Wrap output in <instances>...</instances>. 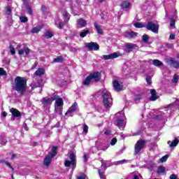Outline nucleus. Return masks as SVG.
I'll list each match as a JSON object with an SVG mask.
<instances>
[{
    "instance_id": "f257e3e1",
    "label": "nucleus",
    "mask_w": 179,
    "mask_h": 179,
    "mask_svg": "<svg viewBox=\"0 0 179 179\" xmlns=\"http://www.w3.org/2000/svg\"><path fill=\"white\" fill-rule=\"evenodd\" d=\"M27 89V80L25 78L17 76L14 80V90L21 96L26 93Z\"/></svg>"
},
{
    "instance_id": "f03ea898",
    "label": "nucleus",
    "mask_w": 179,
    "mask_h": 179,
    "mask_svg": "<svg viewBox=\"0 0 179 179\" xmlns=\"http://www.w3.org/2000/svg\"><path fill=\"white\" fill-rule=\"evenodd\" d=\"M103 103L105 108H110L113 106V97L111 94L107 90L102 92Z\"/></svg>"
},
{
    "instance_id": "7ed1b4c3",
    "label": "nucleus",
    "mask_w": 179,
    "mask_h": 179,
    "mask_svg": "<svg viewBox=\"0 0 179 179\" xmlns=\"http://www.w3.org/2000/svg\"><path fill=\"white\" fill-rule=\"evenodd\" d=\"M68 157H69L71 161H65L64 166L66 167H69V166H72V170H75L76 169V155L73 151H69L68 152Z\"/></svg>"
},
{
    "instance_id": "20e7f679",
    "label": "nucleus",
    "mask_w": 179,
    "mask_h": 179,
    "mask_svg": "<svg viewBox=\"0 0 179 179\" xmlns=\"http://www.w3.org/2000/svg\"><path fill=\"white\" fill-rule=\"evenodd\" d=\"M145 145H146V141L145 140L140 139L138 140L134 146V155H141V150L145 148Z\"/></svg>"
},
{
    "instance_id": "39448f33",
    "label": "nucleus",
    "mask_w": 179,
    "mask_h": 179,
    "mask_svg": "<svg viewBox=\"0 0 179 179\" xmlns=\"http://www.w3.org/2000/svg\"><path fill=\"white\" fill-rule=\"evenodd\" d=\"M116 117H118L117 120V126L119 127L120 129L124 128V120H125V115L122 113L116 114Z\"/></svg>"
},
{
    "instance_id": "423d86ee",
    "label": "nucleus",
    "mask_w": 179,
    "mask_h": 179,
    "mask_svg": "<svg viewBox=\"0 0 179 179\" xmlns=\"http://www.w3.org/2000/svg\"><path fill=\"white\" fill-rule=\"evenodd\" d=\"M85 47L89 51H99L100 50V45L96 42H90L85 43Z\"/></svg>"
},
{
    "instance_id": "0eeeda50",
    "label": "nucleus",
    "mask_w": 179,
    "mask_h": 179,
    "mask_svg": "<svg viewBox=\"0 0 179 179\" xmlns=\"http://www.w3.org/2000/svg\"><path fill=\"white\" fill-rule=\"evenodd\" d=\"M145 27L148 30H150L152 33H159V25L153 23V22H149Z\"/></svg>"
},
{
    "instance_id": "6e6552de",
    "label": "nucleus",
    "mask_w": 179,
    "mask_h": 179,
    "mask_svg": "<svg viewBox=\"0 0 179 179\" xmlns=\"http://www.w3.org/2000/svg\"><path fill=\"white\" fill-rule=\"evenodd\" d=\"M138 47L137 46L136 44L134 43H125V49L124 52H132L134 50H138Z\"/></svg>"
},
{
    "instance_id": "1a4fd4ad",
    "label": "nucleus",
    "mask_w": 179,
    "mask_h": 179,
    "mask_svg": "<svg viewBox=\"0 0 179 179\" xmlns=\"http://www.w3.org/2000/svg\"><path fill=\"white\" fill-rule=\"evenodd\" d=\"M78 110V103L75 102L65 113L68 117H73V113Z\"/></svg>"
},
{
    "instance_id": "9d476101",
    "label": "nucleus",
    "mask_w": 179,
    "mask_h": 179,
    "mask_svg": "<svg viewBox=\"0 0 179 179\" xmlns=\"http://www.w3.org/2000/svg\"><path fill=\"white\" fill-rule=\"evenodd\" d=\"M121 55H122L121 53L118 52H115L113 53H111L110 55H103L102 58L103 59L107 61L108 59H114V58H118V57H121Z\"/></svg>"
},
{
    "instance_id": "9b49d317",
    "label": "nucleus",
    "mask_w": 179,
    "mask_h": 179,
    "mask_svg": "<svg viewBox=\"0 0 179 179\" xmlns=\"http://www.w3.org/2000/svg\"><path fill=\"white\" fill-rule=\"evenodd\" d=\"M87 25V21H86L83 18H79L76 21L77 29H83V27H85Z\"/></svg>"
},
{
    "instance_id": "f8f14e48",
    "label": "nucleus",
    "mask_w": 179,
    "mask_h": 179,
    "mask_svg": "<svg viewBox=\"0 0 179 179\" xmlns=\"http://www.w3.org/2000/svg\"><path fill=\"white\" fill-rule=\"evenodd\" d=\"M10 113H11L13 117H11V120H15V117L16 118H19L20 117H22V115L20 114V112L14 108H12L10 109Z\"/></svg>"
},
{
    "instance_id": "ddd939ff",
    "label": "nucleus",
    "mask_w": 179,
    "mask_h": 179,
    "mask_svg": "<svg viewBox=\"0 0 179 179\" xmlns=\"http://www.w3.org/2000/svg\"><path fill=\"white\" fill-rule=\"evenodd\" d=\"M113 87L116 92H121L122 90V83H119L118 80L113 81Z\"/></svg>"
},
{
    "instance_id": "4468645a",
    "label": "nucleus",
    "mask_w": 179,
    "mask_h": 179,
    "mask_svg": "<svg viewBox=\"0 0 179 179\" xmlns=\"http://www.w3.org/2000/svg\"><path fill=\"white\" fill-rule=\"evenodd\" d=\"M90 77L91 78V80L94 79L95 82H99V80L101 79V73H100V72L91 73L90 74Z\"/></svg>"
},
{
    "instance_id": "2eb2a0df",
    "label": "nucleus",
    "mask_w": 179,
    "mask_h": 179,
    "mask_svg": "<svg viewBox=\"0 0 179 179\" xmlns=\"http://www.w3.org/2000/svg\"><path fill=\"white\" fill-rule=\"evenodd\" d=\"M138 36V33L134 31H129L124 33V37L127 38H135Z\"/></svg>"
},
{
    "instance_id": "dca6fc26",
    "label": "nucleus",
    "mask_w": 179,
    "mask_h": 179,
    "mask_svg": "<svg viewBox=\"0 0 179 179\" xmlns=\"http://www.w3.org/2000/svg\"><path fill=\"white\" fill-rule=\"evenodd\" d=\"M54 157H51L50 155H47L43 161V164L44 166H45L46 167L50 166V164H51V162H52V159Z\"/></svg>"
},
{
    "instance_id": "f3484780",
    "label": "nucleus",
    "mask_w": 179,
    "mask_h": 179,
    "mask_svg": "<svg viewBox=\"0 0 179 179\" xmlns=\"http://www.w3.org/2000/svg\"><path fill=\"white\" fill-rule=\"evenodd\" d=\"M57 153H58V147L53 146L48 155L52 157H55V156H57Z\"/></svg>"
},
{
    "instance_id": "a211bd4d",
    "label": "nucleus",
    "mask_w": 179,
    "mask_h": 179,
    "mask_svg": "<svg viewBox=\"0 0 179 179\" xmlns=\"http://www.w3.org/2000/svg\"><path fill=\"white\" fill-rule=\"evenodd\" d=\"M170 65L171 66H173L175 68V69H179V62L174 59H171L170 61Z\"/></svg>"
},
{
    "instance_id": "6ab92c4d",
    "label": "nucleus",
    "mask_w": 179,
    "mask_h": 179,
    "mask_svg": "<svg viewBox=\"0 0 179 179\" xmlns=\"http://www.w3.org/2000/svg\"><path fill=\"white\" fill-rule=\"evenodd\" d=\"M26 54V55H29L30 54V50L27 47H24V49H20L18 50L19 55H23V54Z\"/></svg>"
},
{
    "instance_id": "aec40b11",
    "label": "nucleus",
    "mask_w": 179,
    "mask_h": 179,
    "mask_svg": "<svg viewBox=\"0 0 179 179\" xmlns=\"http://www.w3.org/2000/svg\"><path fill=\"white\" fill-rule=\"evenodd\" d=\"M151 96L150 97V101H156L157 99H159V96L156 95V91L155 90H150Z\"/></svg>"
},
{
    "instance_id": "412c9836",
    "label": "nucleus",
    "mask_w": 179,
    "mask_h": 179,
    "mask_svg": "<svg viewBox=\"0 0 179 179\" xmlns=\"http://www.w3.org/2000/svg\"><path fill=\"white\" fill-rule=\"evenodd\" d=\"M179 141L177 138H175L172 142L171 141H168V145H169L170 148H176L177 145H178Z\"/></svg>"
},
{
    "instance_id": "4be33fe9",
    "label": "nucleus",
    "mask_w": 179,
    "mask_h": 179,
    "mask_svg": "<svg viewBox=\"0 0 179 179\" xmlns=\"http://www.w3.org/2000/svg\"><path fill=\"white\" fill-rule=\"evenodd\" d=\"M55 104L58 108H61L64 106V100L62 98H57L55 101Z\"/></svg>"
},
{
    "instance_id": "5701e85b",
    "label": "nucleus",
    "mask_w": 179,
    "mask_h": 179,
    "mask_svg": "<svg viewBox=\"0 0 179 179\" xmlns=\"http://www.w3.org/2000/svg\"><path fill=\"white\" fill-rule=\"evenodd\" d=\"M52 100H51L50 98H43L42 99V103L44 104V106H50V104H52Z\"/></svg>"
},
{
    "instance_id": "b1692460",
    "label": "nucleus",
    "mask_w": 179,
    "mask_h": 179,
    "mask_svg": "<svg viewBox=\"0 0 179 179\" xmlns=\"http://www.w3.org/2000/svg\"><path fill=\"white\" fill-rule=\"evenodd\" d=\"M32 89H36V87H40L41 86V80L37 82L33 81L31 84Z\"/></svg>"
},
{
    "instance_id": "393cba45",
    "label": "nucleus",
    "mask_w": 179,
    "mask_h": 179,
    "mask_svg": "<svg viewBox=\"0 0 179 179\" xmlns=\"http://www.w3.org/2000/svg\"><path fill=\"white\" fill-rule=\"evenodd\" d=\"M134 27L136 29H142V27H146L145 22H136L134 24Z\"/></svg>"
},
{
    "instance_id": "a878e982",
    "label": "nucleus",
    "mask_w": 179,
    "mask_h": 179,
    "mask_svg": "<svg viewBox=\"0 0 179 179\" xmlns=\"http://www.w3.org/2000/svg\"><path fill=\"white\" fill-rule=\"evenodd\" d=\"M89 34H90V31L89 29L83 30V31L80 32V37L83 38L84 37H86Z\"/></svg>"
},
{
    "instance_id": "bb28decb",
    "label": "nucleus",
    "mask_w": 179,
    "mask_h": 179,
    "mask_svg": "<svg viewBox=\"0 0 179 179\" xmlns=\"http://www.w3.org/2000/svg\"><path fill=\"white\" fill-rule=\"evenodd\" d=\"M44 73H45V71L44 70V69H38L36 72H35V75L36 76H41V75H44Z\"/></svg>"
},
{
    "instance_id": "cd10ccee",
    "label": "nucleus",
    "mask_w": 179,
    "mask_h": 179,
    "mask_svg": "<svg viewBox=\"0 0 179 179\" xmlns=\"http://www.w3.org/2000/svg\"><path fill=\"white\" fill-rule=\"evenodd\" d=\"M152 64H153L154 66H163V62H162L159 59H154L152 61Z\"/></svg>"
},
{
    "instance_id": "c85d7f7f",
    "label": "nucleus",
    "mask_w": 179,
    "mask_h": 179,
    "mask_svg": "<svg viewBox=\"0 0 179 179\" xmlns=\"http://www.w3.org/2000/svg\"><path fill=\"white\" fill-rule=\"evenodd\" d=\"M92 82V78L91 77H90V76H88L85 80L83 82V85H84L85 86H87L89 85H90V83Z\"/></svg>"
},
{
    "instance_id": "c756f323",
    "label": "nucleus",
    "mask_w": 179,
    "mask_h": 179,
    "mask_svg": "<svg viewBox=\"0 0 179 179\" xmlns=\"http://www.w3.org/2000/svg\"><path fill=\"white\" fill-rule=\"evenodd\" d=\"M101 168L103 169V170H106L107 167H108V161H104L103 159H101Z\"/></svg>"
},
{
    "instance_id": "7c9ffc66",
    "label": "nucleus",
    "mask_w": 179,
    "mask_h": 179,
    "mask_svg": "<svg viewBox=\"0 0 179 179\" xmlns=\"http://www.w3.org/2000/svg\"><path fill=\"white\" fill-rule=\"evenodd\" d=\"M94 26L97 31L98 34H103V29H101L100 25L97 24V23H94Z\"/></svg>"
},
{
    "instance_id": "2f4dec72",
    "label": "nucleus",
    "mask_w": 179,
    "mask_h": 179,
    "mask_svg": "<svg viewBox=\"0 0 179 179\" xmlns=\"http://www.w3.org/2000/svg\"><path fill=\"white\" fill-rule=\"evenodd\" d=\"M62 15L64 17V22L67 23L70 19L69 13H68L66 11H63Z\"/></svg>"
},
{
    "instance_id": "473e14b6",
    "label": "nucleus",
    "mask_w": 179,
    "mask_h": 179,
    "mask_svg": "<svg viewBox=\"0 0 179 179\" xmlns=\"http://www.w3.org/2000/svg\"><path fill=\"white\" fill-rule=\"evenodd\" d=\"M131 6V3L130 2H127V1H122L121 3V8H127Z\"/></svg>"
},
{
    "instance_id": "72a5a7b5",
    "label": "nucleus",
    "mask_w": 179,
    "mask_h": 179,
    "mask_svg": "<svg viewBox=\"0 0 179 179\" xmlns=\"http://www.w3.org/2000/svg\"><path fill=\"white\" fill-rule=\"evenodd\" d=\"M166 173V168L164 166H159L157 170L158 174H164Z\"/></svg>"
},
{
    "instance_id": "f704fd0d",
    "label": "nucleus",
    "mask_w": 179,
    "mask_h": 179,
    "mask_svg": "<svg viewBox=\"0 0 179 179\" xmlns=\"http://www.w3.org/2000/svg\"><path fill=\"white\" fill-rule=\"evenodd\" d=\"M8 141H6V137L3 136H0V143L1 145H6V143Z\"/></svg>"
},
{
    "instance_id": "c9c22d12",
    "label": "nucleus",
    "mask_w": 179,
    "mask_h": 179,
    "mask_svg": "<svg viewBox=\"0 0 179 179\" xmlns=\"http://www.w3.org/2000/svg\"><path fill=\"white\" fill-rule=\"evenodd\" d=\"M178 80H179V76L177 75V74H174L173 77V79H172L173 83H178Z\"/></svg>"
},
{
    "instance_id": "e433bc0d",
    "label": "nucleus",
    "mask_w": 179,
    "mask_h": 179,
    "mask_svg": "<svg viewBox=\"0 0 179 179\" xmlns=\"http://www.w3.org/2000/svg\"><path fill=\"white\" fill-rule=\"evenodd\" d=\"M64 61V57L59 56L54 59V62H62Z\"/></svg>"
},
{
    "instance_id": "4c0bfd02",
    "label": "nucleus",
    "mask_w": 179,
    "mask_h": 179,
    "mask_svg": "<svg viewBox=\"0 0 179 179\" xmlns=\"http://www.w3.org/2000/svg\"><path fill=\"white\" fill-rule=\"evenodd\" d=\"M41 31V28L40 27H34L31 29V33H33L34 34L36 33H38V31Z\"/></svg>"
},
{
    "instance_id": "58836bf2",
    "label": "nucleus",
    "mask_w": 179,
    "mask_h": 179,
    "mask_svg": "<svg viewBox=\"0 0 179 179\" xmlns=\"http://www.w3.org/2000/svg\"><path fill=\"white\" fill-rule=\"evenodd\" d=\"M167 159H169V155H166L159 159V162H161V163H164V162H167Z\"/></svg>"
},
{
    "instance_id": "ea45409f",
    "label": "nucleus",
    "mask_w": 179,
    "mask_h": 179,
    "mask_svg": "<svg viewBox=\"0 0 179 179\" xmlns=\"http://www.w3.org/2000/svg\"><path fill=\"white\" fill-rule=\"evenodd\" d=\"M142 40H143V43H148V41H149V36L144 34L142 36Z\"/></svg>"
},
{
    "instance_id": "a19ab883",
    "label": "nucleus",
    "mask_w": 179,
    "mask_h": 179,
    "mask_svg": "<svg viewBox=\"0 0 179 179\" xmlns=\"http://www.w3.org/2000/svg\"><path fill=\"white\" fill-rule=\"evenodd\" d=\"M45 37L46 38H51V37H52V33H51L50 31H46V33L45 34Z\"/></svg>"
},
{
    "instance_id": "79ce46f5",
    "label": "nucleus",
    "mask_w": 179,
    "mask_h": 179,
    "mask_svg": "<svg viewBox=\"0 0 179 179\" xmlns=\"http://www.w3.org/2000/svg\"><path fill=\"white\" fill-rule=\"evenodd\" d=\"M20 20L22 23H26V22H27L29 19L27 18V17L22 16L20 17Z\"/></svg>"
},
{
    "instance_id": "37998d69",
    "label": "nucleus",
    "mask_w": 179,
    "mask_h": 179,
    "mask_svg": "<svg viewBox=\"0 0 179 179\" xmlns=\"http://www.w3.org/2000/svg\"><path fill=\"white\" fill-rule=\"evenodd\" d=\"M83 129V132L86 134L89 131V127H87L86 124H84Z\"/></svg>"
},
{
    "instance_id": "c03bdc74",
    "label": "nucleus",
    "mask_w": 179,
    "mask_h": 179,
    "mask_svg": "<svg viewBox=\"0 0 179 179\" xmlns=\"http://www.w3.org/2000/svg\"><path fill=\"white\" fill-rule=\"evenodd\" d=\"M10 52L11 55H15V54H16L15 48H13V46H12V45H10Z\"/></svg>"
},
{
    "instance_id": "a18cd8bd",
    "label": "nucleus",
    "mask_w": 179,
    "mask_h": 179,
    "mask_svg": "<svg viewBox=\"0 0 179 179\" xmlns=\"http://www.w3.org/2000/svg\"><path fill=\"white\" fill-rule=\"evenodd\" d=\"M139 100H142V95L138 94L134 96V101H139Z\"/></svg>"
},
{
    "instance_id": "49530a36",
    "label": "nucleus",
    "mask_w": 179,
    "mask_h": 179,
    "mask_svg": "<svg viewBox=\"0 0 179 179\" xmlns=\"http://www.w3.org/2000/svg\"><path fill=\"white\" fill-rule=\"evenodd\" d=\"M88 160H89V155H87V154H84L83 155L84 163H87Z\"/></svg>"
},
{
    "instance_id": "de8ad7c7",
    "label": "nucleus",
    "mask_w": 179,
    "mask_h": 179,
    "mask_svg": "<svg viewBox=\"0 0 179 179\" xmlns=\"http://www.w3.org/2000/svg\"><path fill=\"white\" fill-rule=\"evenodd\" d=\"M27 10L29 13V15H33V10H31V6H27Z\"/></svg>"
},
{
    "instance_id": "09e8293b",
    "label": "nucleus",
    "mask_w": 179,
    "mask_h": 179,
    "mask_svg": "<svg viewBox=\"0 0 179 179\" xmlns=\"http://www.w3.org/2000/svg\"><path fill=\"white\" fill-rule=\"evenodd\" d=\"M6 12H7V15H10V13H12V8H10V6H8L6 8Z\"/></svg>"
},
{
    "instance_id": "8fccbe9b",
    "label": "nucleus",
    "mask_w": 179,
    "mask_h": 179,
    "mask_svg": "<svg viewBox=\"0 0 179 179\" xmlns=\"http://www.w3.org/2000/svg\"><path fill=\"white\" fill-rule=\"evenodd\" d=\"M117 138H113L111 141H110V145L111 146H114V145H115V143H117Z\"/></svg>"
},
{
    "instance_id": "3c124183",
    "label": "nucleus",
    "mask_w": 179,
    "mask_h": 179,
    "mask_svg": "<svg viewBox=\"0 0 179 179\" xmlns=\"http://www.w3.org/2000/svg\"><path fill=\"white\" fill-rule=\"evenodd\" d=\"M103 134H104V135H106V136H108V135H110V134H111V130H110V129H105L103 131Z\"/></svg>"
},
{
    "instance_id": "603ef678",
    "label": "nucleus",
    "mask_w": 179,
    "mask_h": 179,
    "mask_svg": "<svg viewBox=\"0 0 179 179\" xmlns=\"http://www.w3.org/2000/svg\"><path fill=\"white\" fill-rule=\"evenodd\" d=\"M146 82L148 85H152V78L149 76L146 78Z\"/></svg>"
},
{
    "instance_id": "864d4df0",
    "label": "nucleus",
    "mask_w": 179,
    "mask_h": 179,
    "mask_svg": "<svg viewBox=\"0 0 179 179\" xmlns=\"http://www.w3.org/2000/svg\"><path fill=\"white\" fill-rule=\"evenodd\" d=\"M5 75H6V71H5L3 69L0 68V76H3Z\"/></svg>"
},
{
    "instance_id": "5fc2aeb1",
    "label": "nucleus",
    "mask_w": 179,
    "mask_h": 179,
    "mask_svg": "<svg viewBox=\"0 0 179 179\" xmlns=\"http://www.w3.org/2000/svg\"><path fill=\"white\" fill-rule=\"evenodd\" d=\"M98 173H99L100 178L104 179V174L103 173V172H101V169H98Z\"/></svg>"
},
{
    "instance_id": "6e6d98bb",
    "label": "nucleus",
    "mask_w": 179,
    "mask_h": 179,
    "mask_svg": "<svg viewBox=\"0 0 179 179\" xmlns=\"http://www.w3.org/2000/svg\"><path fill=\"white\" fill-rule=\"evenodd\" d=\"M0 163H4V164H6V166H8V167L12 166V165H10V164L6 161L0 160Z\"/></svg>"
},
{
    "instance_id": "4d7b16f0",
    "label": "nucleus",
    "mask_w": 179,
    "mask_h": 179,
    "mask_svg": "<svg viewBox=\"0 0 179 179\" xmlns=\"http://www.w3.org/2000/svg\"><path fill=\"white\" fill-rule=\"evenodd\" d=\"M124 163H128V160L122 159L117 162V164H124Z\"/></svg>"
},
{
    "instance_id": "13d9d810",
    "label": "nucleus",
    "mask_w": 179,
    "mask_h": 179,
    "mask_svg": "<svg viewBox=\"0 0 179 179\" xmlns=\"http://www.w3.org/2000/svg\"><path fill=\"white\" fill-rule=\"evenodd\" d=\"M65 26V24L63 22H59V25L57 26L58 29H62Z\"/></svg>"
},
{
    "instance_id": "bf43d9fd",
    "label": "nucleus",
    "mask_w": 179,
    "mask_h": 179,
    "mask_svg": "<svg viewBox=\"0 0 179 179\" xmlns=\"http://www.w3.org/2000/svg\"><path fill=\"white\" fill-rule=\"evenodd\" d=\"M171 27H174L176 26V21L173 19L171 20V23H170Z\"/></svg>"
},
{
    "instance_id": "052dcab7",
    "label": "nucleus",
    "mask_w": 179,
    "mask_h": 179,
    "mask_svg": "<svg viewBox=\"0 0 179 179\" xmlns=\"http://www.w3.org/2000/svg\"><path fill=\"white\" fill-rule=\"evenodd\" d=\"M170 179H178V176L176 174H171L169 177Z\"/></svg>"
},
{
    "instance_id": "680f3d73",
    "label": "nucleus",
    "mask_w": 179,
    "mask_h": 179,
    "mask_svg": "<svg viewBox=\"0 0 179 179\" xmlns=\"http://www.w3.org/2000/svg\"><path fill=\"white\" fill-rule=\"evenodd\" d=\"M77 179H87V176L86 175H82L79 176Z\"/></svg>"
},
{
    "instance_id": "e2e57ef3",
    "label": "nucleus",
    "mask_w": 179,
    "mask_h": 179,
    "mask_svg": "<svg viewBox=\"0 0 179 179\" xmlns=\"http://www.w3.org/2000/svg\"><path fill=\"white\" fill-rule=\"evenodd\" d=\"M170 40H174L176 38V35L174 34H171L169 36Z\"/></svg>"
},
{
    "instance_id": "0e129e2a",
    "label": "nucleus",
    "mask_w": 179,
    "mask_h": 179,
    "mask_svg": "<svg viewBox=\"0 0 179 179\" xmlns=\"http://www.w3.org/2000/svg\"><path fill=\"white\" fill-rule=\"evenodd\" d=\"M46 10H47V8L45 7V6H41L42 12H45Z\"/></svg>"
},
{
    "instance_id": "69168bd1",
    "label": "nucleus",
    "mask_w": 179,
    "mask_h": 179,
    "mask_svg": "<svg viewBox=\"0 0 179 179\" xmlns=\"http://www.w3.org/2000/svg\"><path fill=\"white\" fill-rule=\"evenodd\" d=\"M50 99H51L52 102V101H54L55 100L57 101V99H58V97H57V96H52V98H50Z\"/></svg>"
},
{
    "instance_id": "338daca9",
    "label": "nucleus",
    "mask_w": 179,
    "mask_h": 179,
    "mask_svg": "<svg viewBox=\"0 0 179 179\" xmlns=\"http://www.w3.org/2000/svg\"><path fill=\"white\" fill-rule=\"evenodd\" d=\"M167 45L169 48H173V47H174V45L173 43H169Z\"/></svg>"
},
{
    "instance_id": "774afa93",
    "label": "nucleus",
    "mask_w": 179,
    "mask_h": 179,
    "mask_svg": "<svg viewBox=\"0 0 179 179\" xmlns=\"http://www.w3.org/2000/svg\"><path fill=\"white\" fill-rule=\"evenodd\" d=\"M1 115L2 117H6L8 115V113H6V112H3Z\"/></svg>"
}]
</instances>
